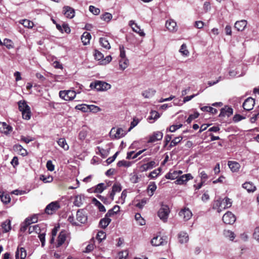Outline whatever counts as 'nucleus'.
Returning <instances> with one entry per match:
<instances>
[{"label": "nucleus", "instance_id": "9b49d317", "mask_svg": "<svg viewBox=\"0 0 259 259\" xmlns=\"http://www.w3.org/2000/svg\"><path fill=\"white\" fill-rule=\"evenodd\" d=\"M163 133L159 131L154 132L152 135L149 137L148 141V143H154L157 141H160L162 139Z\"/></svg>", "mask_w": 259, "mask_h": 259}, {"label": "nucleus", "instance_id": "aec40b11", "mask_svg": "<svg viewBox=\"0 0 259 259\" xmlns=\"http://www.w3.org/2000/svg\"><path fill=\"white\" fill-rule=\"evenodd\" d=\"M156 166V163L154 161H151L147 163L144 164L140 166V170L142 171H145L151 169Z\"/></svg>", "mask_w": 259, "mask_h": 259}, {"label": "nucleus", "instance_id": "423d86ee", "mask_svg": "<svg viewBox=\"0 0 259 259\" xmlns=\"http://www.w3.org/2000/svg\"><path fill=\"white\" fill-rule=\"evenodd\" d=\"M59 96L65 101H70L74 99L76 93L72 90L61 91L59 92Z\"/></svg>", "mask_w": 259, "mask_h": 259}, {"label": "nucleus", "instance_id": "6ab92c4d", "mask_svg": "<svg viewBox=\"0 0 259 259\" xmlns=\"http://www.w3.org/2000/svg\"><path fill=\"white\" fill-rule=\"evenodd\" d=\"M26 256V251L23 247L18 248L16 252V259H25Z\"/></svg>", "mask_w": 259, "mask_h": 259}, {"label": "nucleus", "instance_id": "f257e3e1", "mask_svg": "<svg viewBox=\"0 0 259 259\" xmlns=\"http://www.w3.org/2000/svg\"><path fill=\"white\" fill-rule=\"evenodd\" d=\"M232 202L230 199L226 197L224 199H220L215 201L213 208L217 209L218 212H221L223 210L230 207Z\"/></svg>", "mask_w": 259, "mask_h": 259}, {"label": "nucleus", "instance_id": "bf43d9fd", "mask_svg": "<svg viewBox=\"0 0 259 259\" xmlns=\"http://www.w3.org/2000/svg\"><path fill=\"white\" fill-rule=\"evenodd\" d=\"M140 120L139 119L135 117L133 118V120L131 123L130 127L128 128L127 132H130L134 127H135L139 122Z\"/></svg>", "mask_w": 259, "mask_h": 259}, {"label": "nucleus", "instance_id": "9d476101", "mask_svg": "<svg viewBox=\"0 0 259 259\" xmlns=\"http://www.w3.org/2000/svg\"><path fill=\"white\" fill-rule=\"evenodd\" d=\"M121 189L122 187L119 183L116 182L114 184L112 188V191L109 194V197L111 201H113L114 200L115 193L120 192Z\"/></svg>", "mask_w": 259, "mask_h": 259}, {"label": "nucleus", "instance_id": "f3484780", "mask_svg": "<svg viewBox=\"0 0 259 259\" xmlns=\"http://www.w3.org/2000/svg\"><path fill=\"white\" fill-rule=\"evenodd\" d=\"M233 114V109L231 107L226 106L221 110V112L219 114L220 117H229Z\"/></svg>", "mask_w": 259, "mask_h": 259}, {"label": "nucleus", "instance_id": "6e6552de", "mask_svg": "<svg viewBox=\"0 0 259 259\" xmlns=\"http://www.w3.org/2000/svg\"><path fill=\"white\" fill-rule=\"evenodd\" d=\"M76 220L81 224H85L87 222L88 217L87 213L83 209H79L76 212Z\"/></svg>", "mask_w": 259, "mask_h": 259}, {"label": "nucleus", "instance_id": "de8ad7c7", "mask_svg": "<svg viewBox=\"0 0 259 259\" xmlns=\"http://www.w3.org/2000/svg\"><path fill=\"white\" fill-rule=\"evenodd\" d=\"M117 165L119 167L124 166L128 167L131 165V162L124 160H120L117 162Z\"/></svg>", "mask_w": 259, "mask_h": 259}, {"label": "nucleus", "instance_id": "c756f323", "mask_svg": "<svg viewBox=\"0 0 259 259\" xmlns=\"http://www.w3.org/2000/svg\"><path fill=\"white\" fill-rule=\"evenodd\" d=\"M111 221V220L110 218L105 216L104 218L100 220L99 225L101 228L105 229L108 226Z\"/></svg>", "mask_w": 259, "mask_h": 259}, {"label": "nucleus", "instance_id": "774afa93", "mask_svg": "<svg viewBox=\"0 0 259 259\" xmlns=\"http://www.w3.org/2000/svg\"><path fill=\"white\" fill-rule=\"evenodd\" d=\"M253 238L259 242V227H257L255 228L253 233Z\"/></svg>", "mask_w": 259, "mask_h": 259}, {"label": "nucleus", "instance_id": "a211bd4d", "mask_svg": "<svg viewBox=\"0 0 259 259\" xmlns=\"http://www.w3.org/2000/svg\"><path fill=\"white\" fill-rule=\"evenodd\" d=\"M64 14L67 18H72L74 16V9L69 6H64L63 7Z\"/></svg>", "mask_w": 259, "mask_h": 259}, {"label": "nucleus", "instance_id": "2f4dec72", "mask_svg": "<svg viewBox=\"0 0 259 259\" xmlns=\"http://www.w3.org/2000/svg\"><path fill=\"white\" fill-rule=\"evenodd\" d=\"M58 145L65 150L69 149V146L64 138H60L57 141Z\"/></svg>", "mask_w": 259, "mask_h": 259}, {"label": "nucleus", "instance_id": "680f3d73", "mask_svg": "<svg viewBox=\"0 0 259 259\" xmlns=\"http://www.w3.org/2000/svg\"><path fill=\"white\" fill-rule=\"evenodd\" d=\"M89 11L95 15H99L100 12V10L99 9L93 6H90L89 7Z\"/></svg>", "mask_w": 259, "mask_h": 259}, {"label": "nucleus", "instance_id": "8fccbe9b", "mask_svg": "<svg viewBox=\"0 0 259 259\" xmlns=\"http://www.w3.org/2000/svg\"><path fill=\"white\" fill-rule=\"evenodd\" d=\"M160 117L159 113L156 111H151L150 112V116L149 117V119L156 120Z\"/></svg>", "mask_w": 259, "mask_h": 259}, {"label": "nucleus", "instance_id": "3c124183", "mask_svg": "<svg viewBox=\"0 0 259 259\" xmlns=\"http://www.w3.org/2000/svg\"><path fill=\"white\" fill-rule=\"evenodd\" d=\"M22 117L23 119L26 120H29L31 116V113L30 111V109H29L28 110H25L22 112Z\"/></svg>", "mask_w": 259, "mask_h": 259}, {"label": "nucleus", "instance_id": "37998d69", "mask_svg": "<svg viewBox=\"0 0 259 259\" xmlns=\"http://www.w3.org/2000/svg\"><path fill=\"white\" fill-rule=\"evenodd\" d=\"M161 168L160 167L154 170L149 174L148 177L151 179L156 178L159 175L160 172H161Z\"/></svg>", "mask_w": 259, "mask_h": 259}, {"label": "nucleus", "instance_id": "f03ea898", "mask_svg": "<svg viewBox=\"0 0 259 259\" xmlns=\"http://www.w3.org/2000/svg\"><path fill=\"white\" fill-rule=\"evenodd\" d=\"M90 87L92 89H96L97 91L102 92L110 89L111 85L103 81L96 80L94 82H91Z\"/></svg>", "mask_w": 259, "mask_h": 259}, {"label": "nucleus", "instance_id": "b1692460", "mask_svg": "<svg viewBox=\"0 0 259 259\" xmlns=\"http://www.w3.org/2000/svg\"><path fill=\"white\" fill-rule=\"evenodd\" d=\"M228 164L229 168L233 172L237 171L240 167L239 163L236 161H229Z\"/></svg>", "mask_w": 259, "mask_h": 259}, {"label": "nucleus", "instance_id": "c03bdc74", "mask_svg": "<svg viewBox=\"0 0 259 259\" xmlns=\"http://www.w3.org/2000/svg\"><path fill=\"white\" fill-rule=\"evenodd\" d=\"M135 220L138 222L140 225L143 226L145 224V220L141 217V215L139 213H137L135 216Z\"/></svg>", "mask_w": 259, "mask_h": 259}, {"label": "nucleus", "instance_id": "a18cd8bd", "mask_svg": "<svg viewBox=\"0 0 259 259\" xmlns=\"http://www.w3.org/2000/svg\"><path fill=\"white\" fill-rule=\"evenodd\" d=\"M179 52L183 55L185 56H187L189 52L188 50L187 49V46L185 44H183L179 50Z\"/></svg>", "mask_w": 259, "mask_h": 259}, {"label": "nucleus", "instance_id": "4468645a", "mask_svg": "<svg viewBox=\"0 0 259 259\" xmlns=\"http://www.w3.org/2000/svg\"><path fill=\"white\" fill-rule=\"evenodd\" d=\"M151 243L152 245L157 246L166 244L167 241L160 236H156L151 240Z\"/></svg>", "mask_w": 259, "mask_h": 259}, {"label": "nucleus", "instance_id": "13d9d810", "mask_svg": "<svg viewBox=\"0 0 259 259\" xmlns=\"http://www.w3.org/2000/svg\"><path fill=\"white\" fill-rule=\"evenodd\" d=\"M112 18V15L109 13H105L102 15L101 19L106 22H109Z\"/></svg>", "mask_w": 259, "mask_h": 259}, {"label": "nucleus", "instance_id": "5701e85b", "mask_svg": "<svg viewBox=\"0 0 259 259\" xmlns=\"http://www.w3.org/2000/svg\"><path fill=\"white\" fill-rule=\"evenodd\" d=\"M179 241L180 243H187L189 240V236L186 232H181L178 235Z\"/></svg>", "mask_w": 259, "mask_h": 259}, {"label": "nucleus", "instance_id": "4d7b16f0", "mask_svg": "<svg viewBox=\"0 0 259 259\" xmlns=\"http://www.w3.org/2000/svg\"><path fill=\"white\" fill-rule=\"evenodd\" d=\"M3 45H5L9 49L13 48V47L12 41L10 39L7 38L4 39Z\"/></svg>", "mask_w": 259, "mask_h": 259}, {"label": "nucleus", "instance_id": "7c9ffc66", "mask_svg": "<svg viewBox=\"0 0 259 259\" xmlns=\"http://www.w3.org/2000/svg\"><path fill=\"white\" fill-rule=\"evenodd\" d=\"M100 44L103 48L106 49H110L111 47L108 40L105 37H101L100 38Z\"/></svg>", "mask_w": 259, "mask_h": 259}, {"label": "nucleus", "instance_id": "2eb2a0df", "mask_svg": "<svg viewBox=\"0 0 259 259\" xmlns=\"http://www.w3.org/2000/svg\"><path fill=\"white\" fill-rule=\"evenodd\" d=\"M13 130V127L4 122H0V132L8 135Z\"/></svg>", "mask_w": 259, "mask_h": 259}, {"label": "nucleus", "instance_id": "20e7f679", "mask_svg": "<svg viewBox=\"0 0 259 259\" xmlns=\"http://www.w3.org/2000/svg\"><path fill=\"white\" fill-rule=\"evenodd\" d=\"M170 212L169 208L166 205H162L158 211V216L163 222H167Z\"/></svg>", "mask_w": 259, "mask_h": 259}, {"label": "nucleus", "instance_id": "39448f33", "mask_svg": "<svg viewBox=\"0 0 259 259\" xmlns=\"http://www.w3.org/2000/svg\"><path fill=\"white\" fill-rule=\"evenodd\" d=\"M60 208V203L58 201H53L47 205L45 212L48 214H53Z\"/></svg>", "mask_w": 259, "mask_h": 259}, {"label": "nucleus", "instance_id": "7ed1b4c3", "mask_svg": "<svg viewBox=\"0 0 259 259\" xmlns=\"http://www.w3.org/2000/svg\"><path fill=\"white\" fill-rule=\"evenodd\" d=\"M127 131H125L122 128L113 127L110 132V136L112 139H118L123 137L127 133Z\"/></svg>", "mask_w": 259, "mask_h": 259}, {"label": "nucleus", "instance_id": "c85d7f7f", "mask_svg": "<svg viewBox=\"0 0 259 259\" xmlns=\"http://www.w3.org/2000/svg\"><path fill=\"white\" fill-rule=\"evenodd\" d=\"M156 93V91L153 89H148L142 92V96L145 98H150L153 97Z\"/></svg>", "mask_w": 259, "mask_h": 259}, {"label": "nucleus", "instance_id": "ddd939ff", "mask_svg": "<svg viewBox=\"0 0 259 259\" xmlns=\"http://www.w3.org/2000/svg\"><path fill=\"white\" fill-rule=\"evenodd\" d=\"M179 215L183 218L184 221H187L191 218L192 213L189 208H184L180 211Z\"/></svg>", "mask_w": 259, "mask_h": 259}, {"label": "nucleus", "instance_id": "0eeeda50", "mask_svg": "<svg viewBox=\"0 0 259 259\" xmlns=\"http://www.w3.org/2000/svg\"><path fill=\"white\" fill-rule=\"evenodd\" d=\"M222 220L226 224H232L236 220V217L230 211H227L223 217Z\"/></svg>", "mask_w": 259, "mask_h": 259}, {"label": "nucleus", "instance_id": "72a5a7b5", "mask_svg": "<svg viewBox=\"0 0 259 259\" xmlns=\"http://www.w3.org/2000/svg\"><path fill=\"white\" fill-rule=\"evenodd\" d=\"M28 232L29 234H31L33 232L36 234H39L40 232V228L38 225L30 226L28 229Z\"/></svg>", "mask_w": 259, "mask_h": 259}, {"label": "nucleus", "instance_id": "09e8293b", "mask_svg": "<svg viewBox=\"0 0 259 259\" xmlns=\"http://www.w3.org/2000/svg\"><path fill=\"white\" fill-rule=\"evenodd\" d=\"M182 139L183 137L182 136L176 137L171 141V143L170 144V147H172L176 146L178 143H179L182 141Z\"/></svg>", "mask_w": 259, "mask_h": 259}, {"label": "nucleus", "instance_id": "6e6d98bb", "mask_svg": "<svg viewBox=\"0 0 259 259\" xmlns=\"http://www.w3.org/2000/svg\"><path fill=\"white\" fill-rule=\"evenodd\" d=\"M199 176L201 179V182L205 183V182L208 179V175L204 171H202L199 172Z\"/></svg>", "mask_w": 259, "mask_h": 259}, {"label": "nucleus", "instance_id": "e2e57ef3", "mask_svg": "<svg viewBox=\"0 0 259 259\" xmlns=\"http://www.w3.org/2000/svg\"><path fill=\"white\" fill-rule=\"evenodd\" d=\"M94 201L96 202V205L98 206V208L100 211H106L105 207L99 201H98L96 198L94 199Z\"/></svg>", "mask_w": 259, "mask_h": 259}, {"label": "nucleus", "instance_id": "cd10ccee", "mask_svg": "<svg viewBox=\"0 0 259 259\" xmlns=\"http://www.w3.org/2000/svg\"><path fill=\"white\" fill-rule=\"evenodd\" d=\"M66 234L64 232H61L58 237L57 247L61 246L66 240Z\"/></svg>", "mask_w": 259, "mask_h": 259}, {"label": "nucleus", "instance_id": "dca6fc26", "mask_svg": "<svg viewBox=\"0 0 259 259\" xmlns=\"http://www.w3.org/2000/svg\"><path fill=\"white\" fill-rule=\"evenodd\" d=\"M129 25L132 27L133 30L138 33L140 36H144L145 34L140 27L136 24L134 20H131L129 22Z\"/></svg>", "mask_w": 259, "mask_h": 259}, {"label": "nucleus", "instance_id": "c9c22d12", "mask_svg": "<svg viewBox=\"0 0 259 259\" xmlns=\"http://www.w3.org/2000/svg\"><path fill=\"white\" fill-rule=\"evenodd\" d=\"M129 62L127 58L121 59L119 61V67L122 70H124L128 65Z\"/></svg>", "mask_w": 259, "mask_h": 259}, {"label": "nucleus", "instance_id": "473e14b6", "mask_svg": "<svg viewBox=\"0 0 259 259\" xmlns=\"http://www.w3.org/2000/svg\"><path fill=\"white\" fill-rule=\"evenodd\" d=\"M14 149L15 150L19 151L20 154L23 156L27 154V151L21 145H15L14 146Z\"/></svg>", "mask_w": 259, "mask_h": 259}, {"label": "nucleus", "instance_id": "79ce46f5", "mask_svg": "<svg viewBox=\"0 0 259 259\" xmlns=\"http://www.w3.org/2000/svg\"><path fill=\"white\" fill-rule=\"evenodd\" d=\"M178 177V171H174L172 172H168L167 173L165 177L167 179H170V180H175L176 179H177Z\"/></svg>", "mask_w": 259, "mask_h": 259}, {"label": "nucleus", "instance_id": "412c9836", "mask_svg": "<svg viewBox=\"0 0 259 259\" xmlns=\"http://www.w3.org/2000/svg\"><path fill=\"white\" fill-rule=\"evenodd\" d=\"M247 21L244 20L237 21L235 24V28L238 31H243L247 25Z\"/></svg>", "mask_w": 259, "mask_h": 259}, {"label": "nucleus", "instance_id": "864d4df0", "mask_svg": "<svg viewBox=\"0 0 259 259\" xmlns=\"http://www.w3.org/2000/svg\"><path fill=\"white\" fill-rule=\"evenodd\" d=\"M76 109L87 112L89 111V105L86 104L78 105L76 106Z\"/></svg>", "mask_w": 259, "mask_h": 259}, {"label": "nucleus", "instance_id": "052dcab7", "mask_svg": "<svg viewBox=\"0 0 259 259\" xmlns=\"http://www.w3.org/2000/svg\"><path fill=\"white\" fill-rule=\"evenodd\" d=\"M106 238V234L104 232L101 231L98 232L97 235V239L100 241H102L103 239H105Z\"/></svg>", "mask_w": 259, "mask_h": 259}, {"label": "nucleus", "instance_id": "f8f14e48", "mask_svg": "<svg viewBox=\"0 0 259 259\" xmlns=\"http://www.w3.org/2000/svg\"><path fill=\"white\" fill-rule=\"evenodd\" d=\"M193 178L192 176L190 174H185L178 178L175 183L178 185H183L188 181L193 179Z\"/></svg>", "mask_w": 259, "mask_h": 259}, {"label": "nucleus", "instance_id": "a878e982", "mask_svg": "<svg viewBox=\"0 0 259 259\" xmlns=\"http://www.w3.org/2000/svg\"><path fill=\"white\" fill-rule=\"evenodd\" d=\"M243 188L246 189L248 192H253L255 189L256 187L254 186L253 184L251 182H245L242 185Z\"/></svg>", "mask_w": 259, "mask_h": 259}, {"label": "nucleus", "instance_id": "e433bc0d", "mask_svg": "<svg viewBox=\"0 0 259 259\" xmlns=\"http://www.w3.org/2000/svg\"><path fill=\"white\" fill-rule=\"evenodd\" d=\"M2 227L5 232H9L11 229V221L10 220H7L2 225Z\"/></svg>", "mask_w": 259, "mask_h": 259}, {"label": "nucleus", "instance_id": "bb28decb", "mask_svg": "<svg viewBox=\"0 0 259 259\" xmlns=\"http://www.w3.org/2000/svg\"><path fill=\"white\" fill-rule=\"evenodd\" d=\"M0 198L3 203L7 204L10 202L11 198L9 194L4 192H0Z\"/></svg>", "mask_w": 259, "mask_h": 259}, {"label": "nucleus", "instance_id": "a19ab883", "mask_svg": "<svg viewBox=\"0 0 259 259\" xmlns=\"http://www.w3.org/2000/svg\"><path fill=\"white\" fill-rule=\"evenodd\" d=\"M97 149L98 150V152H97V153H99L103 158L106 157L109 153V150H105L100 147H97Z\"/></svg>", "mask_w": 259, "mask_h": 259}, {"label": "nucleus", "instance_id": "f704fd0d", "mask_svg": "<svg viewBox=\"0 0 259 259\" xmlns=\"http://www.w3.org/2000/svg\"><path fill=\"white\" fill-rule=\"evenodd\" d=\"M107 187L105 185V184L103 183H100L98 184L95 188L94 192L95 193H102L104 190L106 189Z\"/></svg>", "mask_w": 259, "mask_h": 259}, {"label": "nucleus", "instance_id": "0e129e2a", "mask_svg": "<svg viewBox=\"0 0 259 259\" xmlns=\"http://www.w3.org/2000/svg\"><path fill=\"white\" fill-rule=\"evenodd\" d=\"M100 108L95 105H89V111H92L93 112H97L100 111Z\"/></svg>", "mask_w": 259, "mask_h": 259}, {"label": "nucleus", "instance_id": "58836bf2", "mask_svg": "<svg viewBox=\"0 0 259 259\" xmlns=\"http://www.w3.org/2000/svg\"><path fill=\"white\" fill-rule=\"evenodd\" d=\"M203 111H206L211 113L212 114H215L218 112V110L210 106H203L200 108Z\"/></svg>", "mask_w": 259, "mask_h": 259}, {"label": "nucleus", "instance_id": "1a4fd4ad", "mask_svg": "<svg viewBox=\"0 0 259 259\" xmlns=\"http://www.w3.org/2000/svg\"><path fill=\"white\" fill-rule=\"evenodd\" d=\"M254 104V100L251 97H248L245 100L242 106L245 110L250 111L253 109Z\"/></svg>", "mask_w": 259, "mask_h": 259}, {"label": "nucleus", "instance_id": "393cba45", "mask_svg": "<svg viewBox=\"0 0 259 259\" xmlns=\"http://www.w3.org/2000/svg\"><path fill=\"white\" fill-rule=\"evenodd\" d=\"M91 38V35L88 32H84L81 37V41L83 45H87L90 43Z\"/></svg>", "mask_w": 259, "mask_h": 259}, {"label": "nucleus", "instance_id": "4c0bfd02", "mask_svg": "<svg viewBox=\"0 0 259 259\" xmlns=\"http://www.w3.org/2000/svg\"><path fill=\"white\" fill-rule=\"evenodd\" d=\"M19 109L20 111L22 112L25 110H28L30 109L29 106L24 101H19L18 102Z\"/></svg>", "mask_w": 259, "mask_h": 259}, {"label": "nucleus", "instance_id": "4be33fe9", "mask_svg": "<svg viewBox=\"0 0 259 259\" xmlns=\"http://www.w3.org/2000/svg\"><path fill=\"white\" fill-rule=\"evenodd\" d=\"M165 26L167 29L171 31L177 30V23L173 20H167L165 23Z\"/></svg>", "mask_w": 259, "mask_h": 259}, {"label": "nucleus", "instance_id": "603ef678", "mask_svg": "<svg viewBox=\"0 0 259 259\" xmlns=\"http://www.w3.org/2000/svg\"><path fill=\"white\" fill-rule=\"evenodd\" d=\"M224 234L226 237H228L231 240H233L235 238V234L234 232L230 230H225Z\"/></svg>", "mask_w": 259, "mask_h": 259}, {"label": "nucleus", "instance_id": "ea45409f", "mask_svg": "<svg viewBox=\"0 0 259 259\" xmlns=\"http://www.w3.org/2000/svg\"><path fill=\"white\" fill-rule=\"evenodd\" d=\"M20 23L22 24L25 27L28 28H31L33 26V23L27 19L22 20L20 21Z\"/></svg>", "mask_w": 259, "mask_h": 259}, {"label": "nucleus", "instance_id": "338daca9", "mask_svg": "<svg viewBox=\"0 0 259 259\" xmlns=\"http://www.w3.org/2000/svg\"><path fill=\"white\" fill-rule=\"evenodd\" d=\"M118 153L119 152L117 151L112 157H109L106 161L107 163L108 164H109L113 162L117 157V156L118 155Z\"/></svg>", "mask_w": 259, "mask_h": 259}, {"label": "nucleus", "instance_id": "49530a36", "mask_svg": "<svg viewBox=\"0 0 259 259\" xmlns=\"http://www.w3.org/2000/svg\"><path fill=\"white\" fill-rule=\"evenodd\" d=\"M199 115V113L198 112H195L194 114H190L186 120V122L187 123L190 124L193 120L198 118Z\"/></svg>", "mask_w": 259, "mask_h": 259}, {"label": "nucleus", "instance_id": "69168bd1", "mask_svg": "<svg viewBox=\"0 0 259 259\" xmlns=\"http://www.w3.org/2000/svg\"><path fill=\"white\" fill-rule=\"evenodd\" d=\"M183 126L182 124L172 125L169 127V131L170 132H174L178 129L180 128Z\"/></svg>", "mask_w": 259, "mask_h": 259}, {"label": "nucleus", "instance_id": "5fc2aeb1", "mask_svg": "<svg viewBox=\"0 0 259 259\" xmlns=\"http://www.w3.org/2000/svg\"><path fill=\"white\" fill-rule=\"evenodd\" d=\"M126 197V190H124L121 194L120 197L119 198V199L117 201V203L123 204L125 201V199Z\"/></svg>", "mask_w": 259, "mask_h": 259}]
</instances>
